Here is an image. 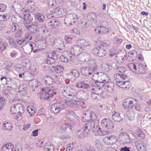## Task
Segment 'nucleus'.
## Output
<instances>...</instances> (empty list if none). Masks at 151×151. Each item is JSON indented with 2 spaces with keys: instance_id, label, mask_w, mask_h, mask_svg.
Instances as JSON below:
<instances>
[{
  "instance_id": "1",
  "label": "nucleus",
  "mask_w": 151,
  "mask_h": 151,
  "mask_svg": "<svg viewBox=\"0 0 151 151\" xmlns=\"http://www.w3.org/2000/svg\"><path fill=\"white\" fill-rule=\"evenodd\" d=\"M63 95L69 99H73L76 94V97L80 100L86 101L88 97V94L83 90H79L76 93V90L70 87H65L62 90Z\"/></svg>"
},
{
  "instance_id": "2",
  "label": "nucleus",
  "mask_w": 151,
  "mask_h": 151,
  "mask_svg": "<svg viewBox=\"0 0 151 151\" xmlns=\"http://www.w3.org/2000/svg\"><path fill=\"white\" fill-rule=\"evenodd\" d=\"M101 124L102 127L105 130L99 132V135L103 136L110 133L113 130L114 124L109 119L104 118L101 122Z\"/></svg>"
},
{
  "instance_id": "3",
  "label": "nucleus",
  "mask_w": 151,
  "mask_h": 151,
  "mask_svg": "<svg viewBox=\"0 0 151 151\" xmlns=\"http://www.w3.org/2000/svg\"><path fill=\"white\" fill-rule=\"evenodd\" d=\"M114 77L117 86L125 88H128L131 87V84L128 81L127 77L125 75L116 74Z\"/></svg>"
},
{
  "instance_id": "4",
  "label": "nucleus",
  "mask_w": 151,
  "mask_h": 151,
  "mask_svg": "<svg viewBox=\"0 0 151 151\" xmlns=\"http://www.w3.org/2000/svg\"><path fill=\"white\" fill-rule=\"evenodd\" d=\"M55 88L48 87L42 88L40 93V97L44 99H48L55 94Z\"/></svg>"
},
{
  "instance_id": "5",
  "label": "nucleus",
  "mask_w": 151,
  "mask_h": 151,
  "mask_svg": "<svg viewBox=\"0 0 151 151\" xmlns=\"http://www.w3.org/2000/svg\"><path fill=\"white\" fill-rule=\"evenodd\" d=\"M66 108V106L64 104L58 102L55 103L51 106L50 110L52 113L56 114Z\"/></svg>"
},
{
  "instance_id": "6",
  "label": "nucleus",
  "mask_w": 151,
  "mask_h": 151,
  "mask_svg": "<svg viewBox=\"0 0 151 151\" xmlns=\"http://www.w3.org/2000/svg\"><path fill=\"white\" fill-rule=\"evenodd\" d=\"M78 19L77 15L75 14H69L65 17V24L67 26L73 24Z\"/></svg>"
},
{
  "instance_id": "7",
  "label": "nucleus",
  "mask_w": 151,
  "mask_h": 151,
  "mask_svg": "<svg viewBox=\"0 0 151 151\" xmlns=\"http://www.w3.org/2000/svg\"><path fill=\"white\" fill-rule=\"evenodd\" d=\"M134 101H137V100L135 99L128 98L125 99L123 103L124 108L126 109H129L132 108L134 106Z\"/></svg>"
},
{
  "instance_id": "8",
  "label": "nucleus",
  "mask_w": 151,
  "mask_h": 151,
  "mask_svg": "<svg viewBox=\"0 0 151 151\" xmlns=\"http://www.w3.org/2000/svg\"><path fill=\"white\" fill-rule=\"evenodd\" d=\"M47 58L46 60V63L48 64H51L55 62V59L58 58L57 54L55 51H53L52 52H49L47 53Z\"/></svg>"
},
{
  "instance_id": "9",
  "label": "nucleus",
  "mask_w": 151,
  "mask_h": 151,
  "mask_svg": "<svg viewBox=\"0 0 151 151\" xmlns=\"http://www.w3.org/2000/svg\"><path fill=\"white\" fill-rule=\"evenodd\" d=\"M96 65L93 64V67L90 66V67H83L81 68V70L82 73L84 76H88L93 73L96 69Z\"/></svg>"
},
{
  "instance_id": "10",
  "label": "nucleus",
  "mask_w": 151,
  "mask_h": 151,
  "mask_svg": "<svg viewBox=\"0 0 151 151\" xmlns=\"http://www.w3.org/2000/svg\"><path fill=\"white\" fill-rule=\"evenodd\" d=\"M39 30L38 33L41 36L48 37L50 36V32L47 29L45 24H42Z\"/></svg>"
},
{
  "instance_id": "11",
  "label": "nucleus",
  "mask_w": 151,
  "mask_h": 151,
  "mask_svg": "<svg viewBox=\"0 0 151 151\" xmlns=\"http://www.w3.org/2000/svg\"><path fill=\"white\" fill-rule=\"evenodd\" d=\"M147 69V67L145 63H142L139 62L137 64L135 73L139 74L142 73H144L145 70Z\"/></svg>"
},
{
  "instance_id": "12",
  "label": "nucleus",
  "mask_w": 151,
  "mask_h": 151,
  "mask_svg": "<svg viewBox=\"0 0 151 151\" xmlns=\"http://www.w3.org/2000/svg\"><path fill=\"white\" fill-rule=\"evenodd\" d=\"M17 116H15V119L18 120H21L22 118V115L24 112V108L23 105L20 104H17Z\"/></svg>"
},
{
  "instance_id": "13",
  "label": "nucleus",
  "mask_w": 151,
  "mask_h": 151,
  "mask_svg": "<svg viewBox=\"0 0 151 151\" xmlns=\"http://www.w3.org/2000/svg\"><path fill=\"white\" fill-rule=\"evenodd\" d=\"M91 97L94 99H99L101 98V94L102 93V90L99 88H98V90L97 88H93L91 89Z\"/></svg>"
},
{
  "instance_id": "14",
  "label": "nucleus",
  "mask_w": 151,
  "mask_h": 151,
  "mask_svg": "<svg viewBox=\"0 0 151 151\" xmlns=\"http://www.w3.org/2000/svg\"><path fill=\"white\" fill-rule=\"evenodd\" d=\"M92 52L94 54L99 57H103L106 54L105 50L100 47L94 48L92 50Z\"/></svg>"
},
{
  "instance_id": "15",
  "label": "nucleus",
  "mask_w": 151,
  "mask_h": 151,
  "mask_svg": "<svg viewBox=\"0 0 151 151\" xmlns=\"http://www.w3.org/2000/svg\"><path fill=\"white\" fill-rule=\"evenodd\" d=\"M90 55L89 52H86L84 51L79 54L78 58V60L81 62H84V61L90 58Z\"/></svg>"
},
{
  "instance_id": "16",
  "label": "nucleus",
  "mask_w": 151,
  "mask_h": 151,
  "mask_svg": "<svg viewBox=\"0 0 151 151\" xmlns=\"http://www.w3.org/2000/svg\"><path fill=\"white\" fill-rule=\"evenodd\" d=\"M103 141L106 144H113L116 142V137L112 135L107 136L104 139Z\"/></svg>"
},
{
  "instance_id": "17",
  "label": "nucleus",
  "mask_w": 151,
  "mask_h": 151,
  "mask_svg": "<svg viewBox=\"0 0 151 151\" xmlns=\"http://www.w3.org/2000/svg\"><path fill=\"white\" fill-rule=\"evenodd\" d=\"M83 49L82 47L78 45H74L72 48L70 49V51L72 52L73 55H78L79 54L81 53L82 52Z\"/></svg>"
},
{
  "instance_id": "18",
  "label": "nucleus",
  "mask_w": 151,
  "mask_h": 151,
  "mask_svg": "<svg viewBox=\"0 0 151 151\" xmlns=\"http://www.w3.org/2000/svg\"><path fill=\"white\" fill-rule=\"evenodd\" d=\"M135 145L136 148L138 151H145L146 146L145 144L142 141L137 140L135 141Z\"/></svg>"
},
{
  "instance_id": "19",
  "label": "nucleus",
  "mask_w": 151,
  "mask_h": 151,
  "mask_svg": "<svg viewBox=\"0 0 151 151\" xmlns=\"http://www.w3.org/2000/svg\"><path fill=\"white\" fill-rule=\"evenodd\" d=\"M97 118V116L93 112H90L89 113H85L83 117L87 121H94Z\"/></svg>"
},
{
  "instance_id": "20",
  "label": "nucleus",
  "mask_w": 151,
  "mask_h": 151,
  "mask_svg": "<svg viewBox=\"0 0 151 151\" xmlns=\"http://www.w3.org/2000/svg\"><path fill=\"white\" fill-rule=\"evenodd\" d=\"M119 138L123 140L124 143H129L130 141L129 136L126 132L120 133L119 136Z\"/></svg>"
},
{
  "instance_id": "21",
  "label": "nucleus",
  "mask_w": 151,
  "mask_h": 151,
  "mask_svg": "<svg viewBox=\"0 0 151 151\" xmlns=\"http://www.w3.org/2000/svg\"><path fill=\"white\" fill-rule=\"evenodd\" d=\"M14 146L12 143L4 145L0 149V151H13Z\"/></svg>"
},
{
  "instance_id": "22",
  "label": "nucleus",
  "mask_w": 151,
  "mask_h": 151,
  "mask_svg": "<svg viewBox=\"0 0 151 151\" xmlns=\"http://www.w3.org/2000/svg\"><path fill=\"white\" fill-rule=\"evenodd\" d=\"M27 85L25 84H21L19 88L18 92L21 96L25 95L27 89Z\"/></svg>"
},
{
  "instance_id": "23",
  "label": "nucleus",
  "mask_w": 151,
  "mask_h": 151,
  "mask_svg": "<svg viewBox=\"0 0 151 151\" xmlns=\"http://www.w3.org/2000/svg\"><path fill=\"white\" fill-rule=\"evenodd\" d=\"M114 88V83L110 81L106 83L104 87L106 90L110 93H112L113 92Z\"/></svg>"
},
{
  "instance_id": "24",
  "label": "nucleus",
  "mask_w": 151,
  "mask_h": 151,
  "mask_svg": "<svg viewBox=\"0 0 151 151\" xmlns=\"http://www.w3.org/2000/svg\"><path fill=\"white\" fill-rule=\"evenodd\" d=\"M55 45L57 47L56 50L58 51L59 50H63V49H64L65 46L62 39H58L57 42L55 43Z\"/></svg>"
},
{
  "instance_id": "25",
  "label": "nucleus",
  "mask_w": 151,
  "mask_h": 151,
  "mask_svg": "<svg viewBox=\"0 0 151 151\" xmlns=\"http://www.w3.org/2000/svg\"><path fill=\"white\" fill-rule=\"evenodd\" d=\"M99 78L101 80L105 83H106L110 81V79L109 77L106 74L100 72Z\"/></svg>"
},
{
  "instance_id": "26",
  "label": "nucleus",
  "mask_w": 151,
  "mask_h": 151,
  "mask_svg": "<svg viewBox=\"0 0 151 151\" xmlns=\"http://www.w3.org/2000/svg\"><path fill=\"white\" fill-rule=\"evenodd\" d=\"M93 123V131L94 132L98 133V134L99 135V132H100L102 130H100V127H99V121L98 120H96L94 122H91Z\"/></svg>"
},
{
  "instance_id": "27",
  "label": "nucleus",
  "mask_w": 151,
  "mask_h": 151,
  "mask_svg": "<svg viewBox=\"0 0 151 151\" xmlns=\"http://www.w3.org/2000/svg\"><path fill=\"white\" fill-rule=\"evenodd\" d=\"M137 52L135 50L131 51L129 53L127 60L128 61H133L135 60L137 57Z\"/></svg>"
},
{
  "instance_id": "28",
  "label": "nucleus",
  "mask_w": 151,
  "mask_h": 151,
  "mask_svg": "<svg viewBox=\"0 0 151 151\" xmlns=\"http://www.w3.org/2000/svg\"><path fill=\"white\" fill-rule=\"evenodd\" d=\"M55 17H60L64 14V11L61 7H58L55 8Z\"/></svg>"
},
{
  "instance_id": "29",
  "label": "nucleus",
  "mask_w": 151,
  "mask_h": 151,
  "mask_svg": "<svg viewBox=\"0 0 151 151\" xmlns=\"http://www.w3.org/2000/svg\"><path fill=\"white\" fill-rule=\"evenodd\" d=\"M97 81V80H96V81L95 82V83H92V85L94 87L93 88H97L98 90L99 88L101 90V87L104 86H105L106 83L101 80H100L99 81Z\"/></svg>"
},
{
  "instance_id": "30",
  "label": "nucleus",
  "mask_w": 151,
  "mask_h": 151,
  "mask_svg": "<svg viewBox=\"0 0 151 151\" xmlns=\"http://www.w3.org/2000/svg\"><path fill=\"white\" fill-rule=\"evenodd\" d=\"M76 85L78 88L85 89H88L90 87V85L88 84L83 81L77 83Z\"/></svg>"
},
{
  "instance_id": "31",
  "label": "nucleus",
  "mask_w": 151,
  "mask_h": 151,
  "mask_svg": "<svg viewBox=\"0 0 151 151\" xmlns=\"http://www.w3.org/2000/svg\"><path fill=\"white\" fill-rule=\"evenodd\" d=\"M93 123L91 122H89L88 123L85 124L83 126V130L88 134L91 129L92 126L93 125Z\"/></svg>"
},
{
  "instance_id": "32",
  "label": "nucleus",
  "mask_w": 151,
  "mask_h": 151,
  "mask_svg": "<svg viewBox=\"0 0 151 151\" xmlns=\"http://www.w3.org/2000/svg\"><path fill=\"white\" fill-rule=\"evenodd\" d=\"M120 114L115 111L113 112L112 115L113 120L118 122L121 121L122 120L123 118L120 115Z\"/></svg>"
},
{
  "instance_id": "33",
  "label": "nucleus",
  "mask_w": 151,
  "mask_h": 151,
  "mask_svg": "<svg viewBox=\"0 0 151 151\" xmlns=\"http://www.w3.org/2000/svg\"><path fill=\"white\" fill-rule=\"evenodd\" d=\"M76 44L81 47L85 46H88L90 45L88 41L83 39L78 40Z\"/></svg>"
},
{
  "instance_id": "34",
  "label": "nucleus",
  "mask_w": 151,
  "mask_h": 151,
  "mask_svg": "<svg viewBox=\"0 0 151 151\" xmlns=\"http://www.w3.org/2000/svg\"><path fill=\"white\" fill-rule=\"evenodd\" d=\"M60 130L61 132L67 130L70 131L71 130V125L69 123L63 124L60 127Z\"/></svg>"
},
{
  "instance_id": "35",
  "label": "nucleus",
  "mask_w": 151,
  "mask_h": 151,
  "mask_svg": "<svg viewBox=\"0 0 151 151\" xmlns=\"http://www.w3.org/2000/svg\"><path fill=\"white\" fill-rule=\"evenodd\" d=\"M49 25L52 28H55L60 24V23L57 19H52L49 22Z\"/></svg>"
},
{
  "instance_id": "36",
  "label": "nucleus",
  "mask_w": 151,
  "mask_h": 151,
  "mask_svg": "<svg viewBox=\"0 0 151 151\" xmlns=\"http://www.w3.org/2000/svg\"><path fill=\"white\" fill-rule=\"evenodd\" d=\"M12 124L10 122H6L3 123V128L8 131L12 130Z\"/></svg>"
},
{
  "instance_id": "37",
  "label": "nucleus",
  "mask_w": 151,
  "mask_h": 151,
  "mask_svg": "<svg viewBox=\"0 0 151 151\" xmlns=\"http://www.w3.org/2000/svg\"><path fill=\"white\" fill-rule=\"evenodd\" d=\"M12 7L14 9L17 11H22V9L23 10V8L22 7L21 5L18 2H14L12 4Z\"/></svg>"
},
{
  "instance_id": "38",
  "label": "nucleus",
  "mask_w": 151,
  "mask_h": 151,
  "mask_svg": "<svg viewBox=\"0 0 151 151\" xmlns=\"http://www.w3.org/2000/svg\"><path fill=\"white\" fill-rule=\"evenodd\" d=\"M26 27L31 32L35 33L37 31L38 26L37 24L27 26Z\"/></svg>"
},
{
  "instance_id": "39",
  "label": "nucleus",
  "mask_w": 151,
  "mask_h": 151,
  "mask_svg": "<svg viewBox=\"0 0 151 151\" xmlns=\"http://www.w3.org/2000/svg\"><path fill=\"white\" fill-rule=\"evenodd\" d=\"M27 111L30 116H33L35 114L36 109L34 106H29L27 108Z\"/></svg>"
},
{
  "instance_id": "40",
  "label": "nucleus",
  "mask_w": 151,
  "mask_h": 151,
  "mask_svg": "<svg viewBox=\"0 0 151 151\" xmlns=\"http://www.w3.org/2000/svg\"><path fill=\"white\" fill-rule=\"evenodd\" d=\"M17 104L12 105L10 108V111L11 114L15 118V116H17Z\"/></svg>"
},
{
  "instance_id": "41",
  "label": "nucleus",
  "mask_w": 151,
  "mask_h": 151,
  "mask_svg": "<svg viewBox=\"0 0 151 151\" xmlns=\"http://www.w3.org/2000/svg\"><path fill=\"white\" fill-rule=\"evenodd\" d=\"M23 75L24 79L26 81H29L32 79V76L28 72H25Z\"/></svg>"
},
{
  "instance_id": "42",
  "label": "nucleus",
  "mask_w": 151,
  "mask_h": 151,
  "mask_svg": "<svg viewBox=\"0 0 151 151\" xmlns=\"http://www.w3.org/2000/svg\"><path fill=\"white\" fill-rule=\"evenodd\" d=\"M64 102L70 108H76V101L74 100L71 101L65 100Z\"/></svg>"
},
{
  "instance_id": "43",
  "label": "nucleus",
  "mask_w": 151,
  "mask_h": 151,
  "mask_svg": "<svg viewBox=\"0 0 151 151\" xmlns=\"http://www.w3.org/2000/svg\"><path fill=\"white\" fill-rule=\"evenodd\" d=\"M65 40L67 43L71 44L74 42L76 40V38L73 36L66 35L65 37Z\"/></svg>"
},
{
  "instance_id": "44",
  "label": "nucleus",
  "mask_w": 151,
  "mask_h": 151,
  "mask_svg": "<svg viewBox=\"0 0 151 151\" xmlns=\"http://www.w3.org/2000/svg\"><path fill=\"white\" fill-rule=\"evenodd\" d=\"M66 117L69 119H74L76 118L77 119H78L79 118L74 113V112L68 111L66 113Z\"/></svg>"
},
{
  "instance_id": "45",
  "label": "nucleus",
  "mask_w": 151,
  "mask_h": 151,
  "mask_svg": "<svg viewBox=\"0 0 151 151\" xmlns=\"http://www.w3.org/2000/svg\"><path fill=\"white\" fill-rule=\"evenodd\" d=\"M43 80L46 84L49 85H52L53 83V79L50 76H45Z\"/></svg>"
},
{
  "instance_id": "46",
  "label": "nucleus",
  "mask_w": 151,
  "mask_h": 151,
  "mask_svg": "<svg viewBox=\"0 0 151 151\" xmlns=\"http://www.w3.org/2000/svg\"><path fill=\"white\" fill-rule=\"evenodd\" d=\"M45 149L46 150H47L49 151H53L54 149V147L50 142H47L45 145Z\"/></svg>"
},
{
  "instance_id": "47",
  "label": "nucleus",
  "mask_w": 151,
  "mask_h": 151,
  "mask_svg": "<svg viewBox=\"0 0 151 151\" xmlns=\"http://www.w3.org/2000/svg\"><path fill=\"white\" fill-rule=\"evenodd\" d=\"M111 65L107 64H104L102 65V70L104 72H108L111 68Z\"/></svg>"
},
{
  "instance_id": "48",
  "label": "nucleus",
  "mask_w": 151,
  "mask_h": 151,
  "mask_svg": "<svg viewBox=\"0 0 151 151\" xmlns=\"http://www.w3.org/2000/svg\"><path fill=\"white\" fill-rule=\"evenodd\" d=\"M87 134V133L85 132L83 130L79 131L77 133V136L81 138H83L86 137Z\"/></svg>"
},
{
  "instance_id": "49",
  "label": "nucleus",
  "mask_w": 151,
  "mask_h": 151,
  "mask_svg": "<svg viewBox=\"0 0 151 151\" xmlns=\"http://www.w3.org/2000/svg\"><path fill=\"white\" fill-rule=\"evenodd\" d=\"M137 64L136 63H130L128 65L130 70L133 72H135Z\"/></svg>"
},
{
  "instance_id": "50",
  "label": "nucleus",
  "mask_w": 151,
  "mask_h": 151,
  "mask_svg": "<svg viewBox=\"0 0 151 151\" xmlns=\"http://www.w3.org/2000/svg\"><path fill=\"white\" fill-rule=\"evenodd\" d=\"M3 95L4 96L8 98H11L10 96L11 95L10 91L8 89L4 90L2 91Z\"/></svg>"
},
{
  "instance_id": "51",
  "label": "nucleus",
  "mask_w": 151,
  "mask_h": 151,
  "mask_svg": "<svg viewBox=\"0 0 151 151\" xmlns=\"http://www.w3.org/2000/svg\"><path fill=\"white\" fill-rule=\"evenodd\" d=\"M36 42L38 44L39 46H42L44 47H45L47 45L46 40L45 39L39 40Z\"/></svg>"
},
{
  "instance_id": "52",
  "label": "nucleus",
  "mask_w": 151,
  "mask_h": 151,
  "mask_svg": "<svg viewBox=\"0 0 151 151\" xmlns=\"http://www.w3.org/2000/svg\"><path fill=\"white\" fill-rule=\"evenodd\" d=\"M95 60V59H90V58H89V59H87L86 61H84V62H86L87 64L90 65H91V66L93 67V64L96 65Z\"/></svg>"
},
{
  "instance_id": "53",
  "label": "nucleus",
  "mask_w": 151,
  "mask_h": 151,
  "mask_svg": "<svg viewBox=\"0 0 151 151\" xmlns=\"http://www.w3.org/2000/svg\"><path fill=\"white\" fill-rule=\"evenodd\" d=\"M8 46L7 43L5 42H3L1 40L0 41V50L4 51L5 50L6 47Z\"/></svg>"
},
{
  "instance_id": "54",
  "label": "nucleus",
  "mask_w": 151,
  "mask_h": 151,
  "mask_svg": "<svg viewBox=\"0 0 151 151\" xmlns=\"http://www.w3.org/2000/svg\"><path fill=\"white\" fill-rule=\"evenodd\" d=\"M116 59L117 63L119 64L123 63L126 59L125 58H122L117 55H116Z\"/></svg>"
},
{
  "instance_id": "55",
  "label": "nucleus",
  "mask_w": 151,
  "mask_h": 151,
  "mask_svg": "<svg viewBox=\"0 0 151 151\" xmlns=\"http://www.w3.org/2000/svg\"><path fill=\"white\" fill-rule=\"evenodd\" d=\"M36 18L40 22H43L44 19V16L42 14L37 13L36 15Z\"/></svg>"
},
{
  "instance_id": "56",
  "label": "nucleus",
  "mask_w": 151,
  "mask_h": 151,
  "mask_svg": "<svg viewBox=\"0 0 151 151\" xmlns=\"http://www.w3.org/2000/svg\"><path fill=\"white\" fill-rule=\"evenodd\" d=\"M47 3L50 7L52 8L56 5V2L55 0H47Z\"/></svg>"
},
{
  "instance_id": "57",
  "label": "nucleus",
  "mask_w": 151,
  "mask_h": 151,
  "mask_svg": "<svg viewBox=\"0 0 151 151\" xmlns=\"http://www.w3.org/2000/svg\"><path fill=\"white\" fill-rule=\"evenodd\" d=\"M136 135L138 137L141 139H143L145 136V134L142 130L140 129H139L137 131Z\"/></svg>"
},
{
  "instance_id": "58",
  "label": "nucleus",
  "mask_w": 151,
  "mask_h": 151,
  "mask_svg": "<svg viewBox=\"0 0 151 151\" xmlns=\"http://www.w3.org/2000/svg\"><path fill=\"white\" fill-rule=\"evenodd\" d=\"M88 19L91 21H93L96 17V15L93 13H90L88 14Z\"/></svg>"
},
{
  "instance_id": "59",
  "label": "nucleus",
  "mask_w": 151,
  "mask_h": 151,
  "mask_svg": "<svg viewBox=\"0 0 151 151\" xmlns=\"http://www.w3.org/2000/svg\"><path fill=\"white\" fill-rule=\"evenodd\" d=\"M22 35V29H19L15 33L14 36L16 38H19Z\"/></svg>"
},
{
  "instance_id": "60",
  "label": "nucleus",
  "mask_w": 151,
  "mask_h": 151,
  "mask_svg": "<svg viewBox=\"0 0 151 151\" xmlns=\"http://www.w3.org/2000/svg\"><path fill=\"white\" fill-rule=\"evenodd\" d=\"M117 55L122 58H125L126 59L127 58V52L124 50L122 51L120 50Z\"/></svg>"
},
{
  "instance_id": "61",
  "label": "nucleus",
  "mask_w": 151,
  "mask_h": 151,
  "mask_svg": "<svg viewBox=\"0 0 151 151\" xmlns=\"http://www.w3.org/2000/svg\"><path fill=\"white\" fill-rule=\"evenodd\" d=\"M19 29V26L18 25L14 22L12 23L11 26V30L13 32L16 31V30L18 29Z\"/></svg>"
},
{
  "instance_id": "62",
  "label": "nucleus",
  "mask_w": 151,
  "mask_h": 151,
  "mask_svg": "<svg viewBox=\"0 0 151 151\" xmlns=\"http://www.w3.org/2000/svg\"><path fill=\"white\" fill-rule=\"evenodd\" d=\"M60 61L63 63H67L68 62V59L67 58L66 56L62 55L59 58Z\"/></svg>"
},
{
  "instance_id": "63",
  "label": "nucleus",
  "mask_w": 151,
  "mask_h": 151,
  "mask_svg": "<svg viewBox=\"0 0 151 151\" xmlns=\"http://www.w3.org/2000/svg\"><path fill=\"white\" fill-rule=\"evenodd\" d=\"M64 69L63 66L61 65H57L56 67L55 70L57 73H60Z\"/></svg>"
},
{
  "instance_id": "64",
  "label": "nucleus",
  "mask_w": 151,
  "mask_h": 151,
  "mask_svg": "<svg viewBox=\"0 0 151 151\" xmlns=\"http://www.w3.org/2000/svg\"><path fill=\"white\" fill-rule=\"evenodd\" d=\"M126 69L124 67H119L117 68V71H119V73H118L117 74H119L121 75H124L123 73H125L126 71Z\"/></svg>"
}]
</instances>
